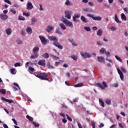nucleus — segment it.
Returning <instances> with one entry per match:
<instances>
[{
    "label": "nucleus",
    "instance_id": "nucleus-1",
    "mask_svg": "<svg viewBox=\"0 0 128 128\" xmlns=\"http://www.w3.org/2000/svg\"><path fill=\"white\" fill-rule=\"evenodd\" d=\"M48 40H54V42L53 44L55 46H56V48H60V50H62L63 47L60 44V43H58V38L54 36H48Z\"/></svg>",
    "mask_w": 128,
    "mask_h": 128
},
{
    "label": "nucleus",
    "instance_id": "nucleus-2",
    "mask_svg": "<svg viewBox=\"0 0 128 128\" xmlns=\"http://www.w3.org/2000/svg\"><path fill=\"white\" fill-rule=\"evenodd\" d=\"M35 76L36 78H38L40 80H48V82L49 79L46 78L48 76V74L46 73H39V74H36Z\"/></svg>",
    "mask_w": 128,
    "mask_h": 128
},
{
    "label": "nucleus",
    "instance_id": "nucleus-3",
    "mask_svg": "<svg viewBox=\"0 0 128 128\" xmlns=\"http://www.w3.org/2000/svg\"><path fill=\"white\" fill-rule=\"evenodd\" d=\"M39 38H40V40L41 41L42 44L44 46H46L47 44H48V40L44 36H40Z\"/></svg>",
    "mask_w": 128,
    "mask_h": 128
},
{
    "label": "nucleus",
    "instance_id": "nucleus-4",
    "mask_svg": "<svg viewBox=\"0 0 128 128\" xmlns=\"http://www.w3.org/2000/svg\"><path fill=\"white\" fill-rule=\"evenodd\" d=\"M62 22H64V24H65L66 26H72L73 24H72V22H70V20L66 19L62 17Z\"/></svg>",
    "mask_w": 128,
    "mask_h": 128
},
{
    "label": "nucleus",
    "instance_id": "nucleus-5",
    "mask_svg": "<svg viewBox=\"0 0 128 128\" xmlns=\"http://www.w3.org/2000/svg\"><path fill=\"white\" fill-rule=\"evenodd\" d=\"M102 84L100 83H96V85L98 86H99V88H102V90H104V88H108V84H106V82H102ZM102 85L104 86H102Z\"/></svg>",
    "mask_w": 128,
    "mask_h": 128
},
{
    "label": "nucleus",
    "instance_id": "nucleus-6",
    "mask_svg": "<svg viewBox=\"0 0 128 128\" xmlns=\"http://www.w3.org/2000/svg\"><path fill=\"white\" fill-rule=\"evenodd\" d=\"M87 16H89V18H92L94 20H98V22L102 20V17L98 16H94V14H88Z\"/></svg>",
    "mask_w": 128,
    "mask_h": 128
},
{
    "label": "nucleus",
    "instance_id": "nucleus-7",
    "mask_svg": "<svg viewBox=\"0 0 128 128\" xmlns=\"http://www.w3.org/2000/svg\"><path fill=\"white\" fill-rule=\"evenodd\" d=\"M64 14H66L65 18H66L68 20H70V16L72 14V11L66 10L65 11Z\"/></svg>",
    "mask_w": 128,
    "mask_h": 128
},
{
    "label": "nucleus",
    "instance_id": "nucleus-8",
    "mask_svg": "<svg viewBox=\"0 0 128 128\" xmlns=\"http://www.w3.org/2000/svg\"><path fill=\"white\" fill-rule=\"evenodd\" d=\"M0 18L2 20H6L8 18V16L6 14H0Z\"/></svg>",
    "mask_w": 128,
    "mask_h": 128
},
{
    "label": "nucleus",
    "instance_id": "nucleus-9",
    "mask_svg": "<svg viewBox=\"0 0 128 128\" xmlns=\"http://www.w3.org/2000/svg\"><path fill=\"white\" fill-rule=\"evenodd\" d=\"M34 8V6H32V4L30 2H28L26 4V10H32Z\"/></svg>",
    "mask_w": 128,
    "mask_h": 128
},
{
    "label": "nucleus",
    "instance_id": "nucleus-10",
    "mask_svg": "<svg viewBox=\"0 0 128 128\" xmlns=\"http://www.w3.org/2000/svg\"><path fill=\"white\" fill-rule=\"evenodd\" d=\"M117 70L118 74L120 75V78L122 80H124V74L122 73V72L118 68H117Z\"/></svg>",
    "mask_w": 128,
    "mask_h": 128
},
{
    "label": "nucleus",
    "instance_id": "nucleus-11",
    "mask_svg": "<svg viewBox=\"0 0 128 128\" xmlns=\"http://www.w3.org/2000/svg\"><path fill=\"white\" fill-rule=\"evenodd\" d=\"M38 64L42 66H46V60H40L38 62Z\"/></svg>",
    "mask_w": 128,
    "mask_h": 128
},
{
    "label": "nucleus",
    "instance_id": "nucleus-12",
    "mask_svg": "<svg viewBox=\"0 0 128 128\" xmlns=\"http://www.w3.org/2000/svg\"><path fill=\"white\" fill-rule=\"evenodd\" d=\"M80 54L82 56H83V58H90V54L88 53H84L82 52Z\"/></svg>",
    "mask_w": 128,
    "mask_h": 128
},
{
    "label": "nucleus",
    "instance_id": "nucleus-13",
    "mask_svg": "<svg viewBox=\"0 0 128 128\" xmlns=\"http://www.w3.org/2000/svg\"><path fill=\"white\" fill-rule=\"evenodd\" d=\"M80 17V14H74V16H73V20L74 22H78L76 18H78Z\"/></svg>",
    "mask_w": 128,
    "mask_h": 128
},
{
    "label": "nucleus",
    "instance_id": "nucleus-14",
    "mask_svg": "<svg viewBox=\"0 0 128 128\" xmlns=\"http://www.w3.org/2000/svg\"><path fill=\"white\" fill-rule=\"evenodd\" d=\"M2 100H4V102H8L9 104H12V102H14V100L6 99V98H4V97H2Z\"/></svg>",
    "mask_w": 128,
    "mask_h": 128
},
{
    "label": "nucleus",
    "instance_id": "nucleus-15",
    "mask_svg": "<svg viewBox=\"0 0 128 128\" xmlns=\"http://www.w3.org/2000/svg\"><path fill=\"white\" fill-rule=\"evenodd\" d=\"M83 10H84V12H94V10H92L91 8H84Z\"/></svg>",
    "mask_w": 128,
    "mask_h": 128
},
{
    "label": "nucleus",
    "instance_id": "nucleus-16",
    "mask_svg": "<svg viewBox=\"0 0 128 128\" xmlns=\"http://www.w3.org/2000/svg\"><path fill=\"white\" fill-rule=\"evenodd\" d=\"M6 34H8V36H10V34H12V30L10 28H8L7 29H6Z\"/></svg>",
    "mask_w": 128,
    "mask_h": 128
},
{
    "label": "nucleus",
    "instance_id": "nucleus-17",
    "mask_svg": "<svg viewBox=\"0 0 128 128\" xmlns=\"http://www.w3.org/2000/svg\"><path fill=\"white\" fill-rule=\"evenodd\" d=\"M98 62H104V58L102 56H98L97 58Z\"/></svg>",
    "mask_w": 128,
    "mask_h": 128
},
{
    "label": "nucleus",
    "instance_id": "nucleus-18",
    "mask_svg": "<svg viewBox=\"0 0 128 128\" xmlns=\"http://www.w3.org/2000/svg\"><path fill=\"white\" fill-rule=\"evenodd\" d=\"M73 86H74V88H82V86H84V83L81 82L80 84H74Z\"/></svg>",
    "mask_w": 128,
    "mask_h": 128
},
{
    "label": "nucleus",
    "instance_id": "nucleus-19",
    "mask_svg": "<svg viewBox=\"0 0 128 128\" xmlns=\"http://www.w3.org/2000/svg\"><path fill=\"white\" fill-rule=\"evenodd\" d=\"M47 66L50 70H54V67L50 64V62L47 63Z\"/></svg>",
    "mask_w": 128,
    "mask_h": 128
},
{
    "label": "nucleus",
    "instance_id": "nucleus-20",
    "mask_svg": "<svg viewBox=\"0 0 128 128\" xmlns=\"http://www.w3.org/2000/svg\"><path fill=\"white\" fill-rule=\"evenodd\" d=\"M80 19L83 22L86 23L88 22V20H86V18L84 17V16H81Z\"/></svg>",
    "mask_w": 128,
    "mask_h": 128
},
{
    "label": "nucleus",
    "instance_id": "nucleus-21",
    "mask_svg": "<svg viewBox=\"0 0 128 128\" xmlns=\"http://www.w3.org/2000/svg\"><path fill=\"white\" fill-rule=\"evenodd\" d=\"M96 34L98 36H102V29L98 30Z\"/></svg>",
    "mask_w": 128,
    "mask_h": 128
},
{
    "label": "nucleus",
    "instance_id": "nucleus-22",
    "mask_svg": "<svg viewBox=\"0 0 128 128\" xmlns=\"http://www.w3.org/2000/svg\"><path fill=\"white\" fill-rule=\"evenodd\" d=\"M26 32L28 34H32V30L30 28L28 27L26 29Z\"/></svg>",
    "mask_w": 128,
    "mask_h": 128
},
{
    "label": "nucleus",
    "instance_id": "nucleus-23",
    "mask_svg": "<svg viewBox=\"0 0 128 128\" xmlns=\"http://www.w3.org/2000/svg\"><path fill=\"white\" fill-rule=\"evenodd\" d=\"M40 50V48L38 46H36L33 48L34 54H36Z\"/></svg>",
    "mask_w": 128,
    "mask_h": 128
},
{
    "label": "nucleus",
    "instance_id": "nucleus-24",
    "mask_svg": "<svg viewBox=\"0 0 128 128\" xmlns=\"http://www.w3.org/2000/svg\"><path fill=\"white\" fill-rule=\"evenodd\" d=\"M54 28L48 26V27H47V28L46 30L47 32H52V30Z\"/></svg>",
    "mask_w": 128,
    "mask_h": 128
},
{
    "label": "nucleus",
    "instance_id": "nucleus-25",
    "mask_svg": "<svg viewBox=\"0 0 128 128\" xmlns=\"http://www.w3.org/2000/svg\"><path fill=\"white\" fill-rule=\"evenodd\" d=\"M60 26L61 28V30H66V26L63 23H60Z\"/></svg>",
    "mask_w": 128,
    "mask_h": 128
},
{
    "label": "nucleus",
    "instance_id": "nucleus-26",
    "mask_svg": "<svg viewBox=\"0 0 128 128\" xmlns=\"http://www.w3.org/2000/svg\"><path fill=\"white\" fill-rule=\"evenodd\" d=\"M121 18L122 20H126V15L122 13L121 14Z\"/></svg>",
    "mask_w": 128,
    "mask_h": 128
},
{
    "label": "nucleus",
    "instance_id": "nucleus-27",
    "mask_svg": "<svg viewBox=\"0 0 128 128\" xmlns=\"http://www.w3.org/2000/svg\"><path fill=\"white\" fill-rule=\"evenodd\" d=\"M114 18L115 22H117L118 24H120L122 22H120V20H118V15H116V14H115Z\"/></svg>",
    "mask_w": 128,
    "mask_h": 128
},
{
    "label": "nucleus",
    "instance_id": "nucleus-28",
    "mask_svg": "<svg viewBox=\"0 0 128 128\" xmlns=\"http://www.w3.org/2000/svg\"><path fill=\"white\" fill-rule=\"evenodd\" d=\"M69 41L72 44V46H78V44H76V43L74 41V40L69 39Z\"/></svg>",
    "mask_w": 128,
    "mask_h": 128
},
{
    "label": "nucleus",
    "instance_id": "nucleus-29",
    "mask_svg": "<svg viewBox=\"0 0 128 128\" xmlns=\"http://www.w3.org/2000/svg\"><path fill=\"white\" fill-rule=\"evenodd\" d=\"M38 57V53H36L34 55H32L30 56V58H37Z\"/></svg>",
    "mask_w": 128,
    "mask_h": 128
},
{
    "label": "nucleus",
    "instance_id": "nucleus-30",
    "mask_svg": "<svg viewBox=\"0 0 128 128\" xmlns=\"http://www.w3.org/2000/svg\"><path fill=\"white\" fill-rule=\"evenodd\" d=\"M42 58H50V56H48V54L45 53L42 54Z\"/></svg>",
    "mask_w": 128,
    "mask_h": 128
},
{
    "label": "nucleus",
    "instance_id": "nucleus-31",
    "mask_svg": "<svg viewBox=\"0 0 128 128\" xmlns=\"http://www.w3.org/2000/svg\"><path fill=\"white\" fill-rule=\"evenodd\" d=\"M105 102L106 104H108V106L112 104V100L110 99H106L105 100Z\"/></svg>",
    "mask_w": 128,
    "mask_h": 128
},
{
    "label": "nucleus",
    "instance_id": "nucleus-32",
    "mask_svg": "<svg viewBox=\"0 0 128 128\" xmlns=\"http://www.w3.org/2000/svg\"><path fill=\"white\" fill-rule=\"evenodd\" d=\"M99 102L102 108H104V102L102 99H99Z\"/></svg>",
    "mask_w": 128,
    "mask_h": 128
},
{
    "label": "nucleus",
    "instance_id": "nucleus-33",
    "mask_svg": "<svg viewBox=\"0 0 128 128\" xmlns=\"http://www.w3.org/2000/svg\"><path fill=\"white\" fill-rule=\"evenodd\" d=\"M26 118L28 120H30V122H32L34 120V118H32V117L28 115H27L26 116Z\"/></svg>",
    "mask_w": 128,
    "mask_h": 128
},
{
    "label": "nucleus",
    "instance_id": "nucleus-34",
    "mask_svg": "<svg viewBox=\"0 0 128 128\" xmlns=\"http://www.w3.org/2000/svg\"><path fill=\"white\" fill-rule=\"evenodd\" d=\"M0 94H6V90L4 89H1L0 90Z\"/></svg>",
    "mask_w": 128,
    "mask_h": 128
},
{
    "label": "nucleus",
    "instance_id": "nucleus-35",
    "mask_svg": "<svg viewBox=\"0 0 128 128\" xmlns=\"http://www.w3.org/2000/svg\"><path fill=\"white\" fill-rule=\"evenodd\" d=\"M10 12H11L14 14H16V9L14 8H11L10 10Z\"/></svg>",
    "mask_w": 128,
    "mask_h": 128
},
{
    "label": "nucleus",
    "instance_id": "nucleus-36",
    "mask_svg": "<svg viewBox=\"0 0 128 128\" xmlns=\"http://www.w3.org/2000/svg\"><path fill=\"white\" fill-rule=\"evenodd\" d=\"M32 124L36 128H38V126H40V124L36 123V122H33Z\"/></svg>",
    "mask_w": 128,
    "mask_h": 128
},
{
    "label": "nucleus",
    "instance_id": "nucleus-37",
    "mask_svg": "<svg viewBox=\"0 0 128 128\" xmlns=\"http://www.w3.org/2000/svg\"><path fill=\"white\" fill-rule=\"evenodd\" d=\"M100 54H104L106 52V50L104 48H102L100 50Z\"/></svg>",
    "mask_w": 128,
    "mask_h": 128
},
{
    "label": "nucleus",
    "instance_id": "nucleus-38",
    "mask_svg": "<svg viewBox=\"0 0 128 128\" xmlns=\"http://www.w3.org/2000/svg\"><path fill=\"white\" fill-rule=\"evenodd\" d=\"M84 30H86V32H90V27H84Z\"/></svg>",
    "mask_w": 128,
    "mask_h": 128
},
{
    "label": "nucleus",
    "instance_id": "nucleus-39",
    "mask_svg": "<svg viewBox=\"0 0 128 128\" xmlns=\"http://www.w3.org/2000/svg\"><path fill=\"white\" fill-rule=\"evenodd\" d=\"M56 34H62V32L60 31V29H56Z\"/></svg>",
    "mask_w": 128,
    "mask_h": 128
},
{
    "label": "nucleus",
    "instance_id": "nucleus-40",
    "mask_svg": "<svg viewBox=\"0 0 128 128\" xmlns=\"http://www.w3.org/2000/svg\"><path fill=\"white\" fill-rule=\"evenodd\" d=\"M16 70V69L15 68H11L10 69V72L11 74H15L16 73H14V71Z\"/></svg>",
    "mask_w": 128,
    "mask_h": 128
},
{
    "label": "nucleus",
    "instance_id": "nucleus-41",
    "mask_svg": "<svg viewBox=\"0 0 128 128\" xmlns=\"http://www.w3.org/2000/svg\"><path fill=\"white\" fill-rule=\"evenodd\" d=\"M115 58L118 60V62H122V58H120L118 57V56H115Z\"/></svg>",
    "mask_w": 128,
    "mask_h": 128
},
{
    "label": "nucleus",
    "instance_id": "nucleus-42",
    "mask_svg": "<svg viewBox=\"0 0 128 128\" xmlns=\"http://www.w3.org/2000/svg\"><path fill=\"white\" fill-rule=\"evenodd\" d=\"M25 18L24 17H23L22 16H18V20H24Z\"/></svg>",
    "mask_w": 128,
    "mask_h": 128
},
{
    "label": "nucleus",
    "instance_id": "nucleus-43",
    "mask_svg": "<svg viewBox=\"0 0 128 128\" xmlns=\"http://www.w3.org/2000/svg\"><path fill=\"white\" fill-rule=\"evenodd\" d=\"M16 43L18 44H22V40H16Z\"/></svg>",
    "mask_w": 128,
    "mask_h": 128
},
{
    "label": "nucleus",
    "instance_id": "nucleus-44",
    "mask_svg": "<svg viewBox=\"0 0 128 128\" xmlns=\"http://www.w3.org/2000/svg\"><path fill=\"white\" fill-rule=\"evenodd\" d=\"M65 4L66 6H70V0H66Z\"/></svg>",
    "mask_w": 128,
    "mask_h": 128
},
{
    "label": "nucleus",
    "instance_id": "nucleus-45",
    "mask_svg": "<svg viewBox=\"0 0 128 128\" xmlns=\"http://www.w3.org/2000/svg\"><path fill=\"white\" fill-rule=\"evenodd\" d=\"M23 16H30V12L26 13V12H24Z\"/></svg>",
    "mask_w": 128,
    "mask_h": 128
},
{
    "label": "nucleus",
    "instance_id": "nucleus-46",
    "mask_svg": "<svg viewBox=\"0 0 128 128\" xmlns=\"http://www.w3.org/2000/svg\"><path fill=\"white\" fill-rule=\"evenodd\" d=\"M66 116H67V120H69L70 122H72V119L70 117L68 114H66Z\"/></svg>",
    "mask_w": 128,
    "mask_h": 128
},
{
    "label": "nucleus",
    "instance_id": "nucleus-47",
    "mask_svg": "<svg viewBox=\"0 0 128 128\" xmlns=\"http://www.w3.org/2000/svg\"><path fill=\"white\" fill-rule=\"evenodd\" d=\"M32 22H38V19H36V18H32Z\"/></svg>",
    "mask_w": 128,
    "mask_h": 128
},
{
    "label": "nucleus",
    "instance_id": "nucleus-48",
    "mask_svg": "<svg viewBox=\"0 0 128 128\" xmlns=\"http://www.w3.org/2000/svg\"><path fill=\"white\" fill-rule=\"evenodd\" d=\"M71 58H72V60H78V57L76 56H71Z\"/></svg>",
    "mask_w": 128,
    "mask_h": 128
},
{
    "label": "nucleus",
    "instance_id": "nucleus-49",
    "mask_svg": "<svg viewBox=\"0 0 128 128\" xmlns=\"http://www.w3.org/2000/svg\"><path fill=\"white\" fill-rule=\"evenodd\" d=\"M120 70L122 72H126V68H124V67H121Z\"/></svg>",
    "mask_w": 128,
    "mask_h": 128
},
{
    "label": "nucleus",
    "instance_id": "nucleus-50",
    "mask_svg": "<svg viewBox=\"0 0 128 128\" xmlns=\"http://www.w3.org/2000/svg\"><path fill=\"white\" fill-rule=\"evenodd\" d=\"M14 66L16 68V66H20V62H16L14 64Z\"/></svg>",
    "mask_w": 128,
    "mask_h": 128
},
{
    "label": "nucleus",
    "instance_id": "nucleus-51",
    "mask_svg": "<svg viewBox=\"0 0 128 128\" xmlns=\"http://www.w3.org/2000/svg\"><path fill=\"white\" fill-rule=\"evenodd\" d=\"M110 28L111 30H112V32H114V30H116V28H115L114 26H112Z\"/></svg>",
    "mask_w": 128,
    "mask_h": 128
},
{
    "label": "nucleus",
    "instance_id": "nucleus-52",
    "mask_svg": "<svg viewBox=\"0 0 128 128\" xmlns=\"http://www.w3.org/2000/svg\"><path fill=\"white\" fill-rule=\"evenodd\" d=\"M4 2H6L7 4H12V2L10 1V0H4Z\"/></svg>",
    "mask_w": 128,
    "mask_h": 128
},
{
    "label": "nucleus",
    "instance_id": "nucleus-53",
    "mask_svg": "<svg viewBox=\"0 0 128 128\" xmlns=\"http://www.w3.org/2000/svg\"><path fill=\"white\" fill-rule=\"evenodd\" d=\"M29 70H30V72H34V68H33L32 66L29 67L28 68Z\"/></svg>",
    "mask_w": 128,
    "mask_h": 128
},
{
    "label": "nucleus",
    "instance_id": "nucleus-54",
    "mask_svg": "<svg viewBox=\"0 0 128 128\" xmlns=\"http://www.w3.org/2000/svg\"><path fill=\"white\" fill-rule=\"evenodd\" d=\"M91 124H92V128H96V124H94V122L92 121L91 122Z\"/></svg>",
    "mask_w": 128,
    "mask_h": 128
},
{
    "label": "nucleus",
    "instance_id": "nucleus-55",
    "mask_svg": "<svg viewBox=\"0 0 128 128\" xmlns=\"http://www.w3.org/2000/svg\"><path fill=\"white\" fill-rule=\"evenodd\" d=\"M12 122H14V124H16V126H18V122H16V119L14 118H12Z\"/></svg>",
    "mask_w": 128,
    "mask_h": 128
},
{
    "label": "nucleus",
    "instance_id": "nucleus-56",
    "mask_svg": "<svg viewBox=\"0 0 128 128\" xmlns=\"http://www.w3.org/2000/svg\"><path fill=\"white\" fill-rule=\"evenodd\" d=\"M40 8V10H44V8H42V4H39Z\"/></svg>",
    "mask_w": 128,
    "mask_h": 128
},
{
    "label": "nucleus",
    "instance_id": "nucleus-57",
    "mask_svg": "<svg viewBox=\"0 0 128 128\" xmlns=\"http://www.w3.org/2000/svg\"><path fill=\"white\" fill-rule=\"evenodd\" d=\"M58 64H60V62H55V63H54V66H58Z\"/></svg>",
    "mask_w": 128,
    "mask_h": 128
},
{
    "label": "nucleus",
    "instance_id": "nucleus-58",
    "mask_svg": "<svg viewBox=\"0 0 128 128\" xmlns=\"http://www.w3.org/2000/svg\"><path fill=\"white\" fill-rule=\"evenodd\" d=\"M105 54H106V56H110V53L108 52H105Z\"/></svg>",
    "mask_w": 128,
    "mask_h": 128
},
{
    "label": "nucleus",
    "instance_id": "nucleus-59",
    "mask_svg": "<svg viewBox=\"0 0 128 128\" xmlns=\"http://www.w3.org/2000/svg\"><path fill=\"white\" fill-rule=\"evenodd\" d=\"M52 58H54V60H58V57H56V56L52 55Z\"/></svg>",
    "mask_w": 128,
    "mask_h": 128
},
{
    "label": "nucleus",
    "instance_id": "nucleus-60",
    "mask_svg": "<svg viewBox=\"0 0 128 128\" xmlns=\"http://www.w3.org/2000/svg\"><path fill=\"white\" fill-rule=\"evenodd\" d=\"M78 126L79 128H83L81 124H80V122H78Z\"/></svg>",
    "mask_w": 128,
    "mask_h": 128
},
{
    "label": "nucleus",
    "instance_id": "nucleus-61",
    "mask_svg": "<svg viewBox=\"0 0 128 128\" xmlns=\"http://www.w3.org/2000/svg\"><path fill=\"white\" fill-rule=\"evenodd\" d=\"M124 12H126V14H128V8H124Z\"/></svg>",
    "mask_w": 128,
    "mask_h": 128
},
{
    "label": "nucleus",
    "instance_id": "nucleus-62",
    "mask_svg": "<svg viewBox=\"0 0 128 128\" xmlns=\"http://www.w3.org/2000/svg\"><path fill=\"white\" fill-rule=\"evenodd\" d=\"M104 124L102 123H101L99 126L100 128H104Z\"/></svg>",
    "mask_w": 128,
    "mask_h": 128
},
{
    "label": "nucleus",
    "instance_id": "nucleus-63",
    "mask_svg": "<svg viewBox=\"0 0 128 128\" xmlns=\"http://www.w3.org/2000/svg\"><path fill=\"white\" fill-rule=\"evenodd\" d=\"M97 44H98V46H102L103 44L102 43V42H97Z\"/></svg>",
    "mask_w": 128,
    "mask_h": 128
},
{
    "label": "nucleus",
    "instance_id": "nucleus-64",
    "mask_svg": "<svg viewBox=\"0 0 128 128\" xmlns=\"http://www.w3.org/2000/svg\"><path fill=\"white\" fill-rule=\"evenodd\" d=\"M3 126L4 128H8V125H6V124H3Z\"/></svg>",
    "mask_w": 128,
    "mask_h": 128
}]
</instances>
